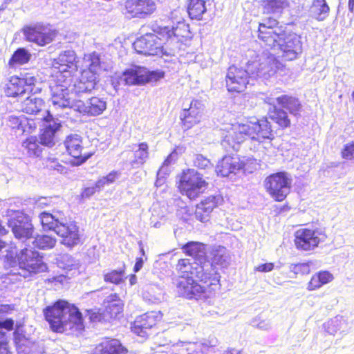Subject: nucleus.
Listing matches in <instances>:
<instances>
[{"label":"nucleus","mask_w":354,"mask_h":354,"mask_svg":"<svg viewBox=\"0 0 354 354\" xmlns=\"http://www.w3.org/2000/svg\"><path fill=\"white\" fill-rule=\"evenodd\" d=\"M222 137L221 145L227 150L230 148L236 150L239 145L249 138L253 149L263 158L275 153V147L272 143L274 135L266 118L246 120L232 124L224 130Z\"/></svg>","instance_id":"f257e3e1"},{"label":"nucleus","mask_w":354,"mask_h":354,"mask_svg":"<svg viewBox=\"0 0 354 354\" xmlns=\"http://www.w3.org/2000/svg\"><path fill=\"white\" fill-rule=\"evenodd\" d=\"M277 24L272 18L259 24L258 37L270 48L281 50L286 59L292 60L301 52L299 37L295 33L287 34Z\"/></svg>","instance_id":"f03ea898"},{"label":"nucleus","mask_w":354,"mask_h":354,"mask_svg":"<svg viewBox=\"0 0 354 354\" xmlns=\"http://www.w3.org/2000/svg\"><path fill=\"white\" fill-rule=\"evenodd\" d=\"M44 313L53 331L63 333L68 330L80 331L84 329L82 314L75 306L66 301H57L47 307Z\"/></svg>","instance_id":"7ed1b4c3"},{"label":"nucleus","mask_w":354,"mask_h":354,"mask_svg":"<svg viewBox=\"0 0 354 354\" xmlns=\"http://www.w3.org/2000/svg\"><path fill=\"white\" fill-rule=\"evenodd\" d=\"M39 221L44 230H52L62 238V243L67 247L77 245L81 241L79 227L74 221H67L62 212L53 213L43 212L39 215Z\"/></svg>","instance_id":"20e7f679"},{"label":"nucleus","mask_w":354,"mask_h":354,"mask_svg":"<svg viewBox=\"0 0 354 354\" xmlns=\"http://www.w3.org/2000/svg\"><path fill=\"white\" fill-rule=\"evenodd\" d=\"M175 269L180 279L196 277L205 283L210 281L211 286L218 287L220 276L209 262L202 263L194 260L192 262L189 259H181L178 260Z\"/></svg>","instance_id":"39448f33"},{"label":"nucleus","mask_w":354,"mask_h":354,"mask_svg":"<svg viewBox=\"0 0 354 354\" xmlns=\"http://www.w3.org/2000/svg\"><path fill=\"white\" fill-rule=\"evenodd\" d=\"M250 59L247 64L248 71L254 77L268 78L276 73L277 62L269 52H248Z\"/></svg>","instance_id":"423d86ee"},{"label":"nucleus","mask_w":354,"mask_h":354,"mask_svg":"<svg viewBox=\"0 0 354 354\" xmlns=\"http://www.w3.org/2000/svg\"><path fill=\"white\" fill-rule=\"evenodd\" d=\"M12 266H18L20 272L18 274L27 277L31 274L44 272L46 265L43 262L42 257L37 251L30 248L22 249L15 257Z\"/></svg>","instance_id":"0eeeda50"},{"label":"nucleus","mask_w":354,"mask_h":354,"mask_svg":"<svg viewBox=\"0 0 354 354\" xmlns=\"http://www.w3.org/2000/svg\"><path fill=\"white\" fill-rule=\"evenodd\" d=\"M207 183L203 176L194 169L184 171L181 175L179 189L182 194L195 199L207 188Z\"/></svg>","instance_id":"6e6552de"},{"label":"nucleus","mask_w":354,"mask_h":354,"mask_svg":"<svg viewBox=\"0 0 354 354\" xmlns=\"http://www.w3.org/2000/svg\"><path fill=\"white\" fill-rule=\"evenodd\" d=\"M292 178L286 172H277L270 175L264 180V187L271 198L283 201L290 192Z\"/></svg>","instance_id":"1a4fd4ad"},{"label":"nucleus","mask_w":354,"mask_h":354,"mask_svg":"<svg viewBox=\"0 0 354 354\" xmlns=\"http://www.w3.org/2000/svg\"><path fill=\"white\" fill-rule=\"evenodd\" d=\"M157 28L153 29V33H147L133 43L135 50L140 54L149 55H158L164 54L167 55L169 49H166V41L157 32Z\"/></svg>","instance_id":"9d476101"},{"label":"nucleus","mask_w":354,"mask_h":354,"mask_svg":"<svg viewBox=\"0 0 354 354\" xmlns=\"http://www.w3.org/2000/svg\"><path fill=\"white\" fill-rule=\"evenodd\" d=\"M156 32L166 41V49L167 55H174L180 48V39L188 37L189 30V26L183 21H179L176 27L159 26L157 27Z\"/></svg>","instance_id":"9b49d317"},{"label":"nucleus","mask_w":354,"mask_h":354,"mask_svg":"<svg viewBox=\"0 0 354 354\" xmlns=\"http://www.w3.org/2000/svg\"><path fill=\"white\" fill-rule=\"evenodd\" d=\"M327 238L322 228H300L295 232V247L302 251H310L318 247Z\"/></svg>","instance_id":"f8f14e48"},{"label":"nucleus","mask_w":354,"mask_h":354,"mask_svg":"<svg viewBox=\"0 0 354 354\" xmlns=\"http://www.w3.org/2000/svg\"><path fill=\"white\" fill-rule=\"evenodd\" d=\"M208 286V288L202 286L193 278H188L179 279L176 283V291L179 296L187 299H203L210 297L212 290L216 288L211 286L210 283Z\"/></svg>","instance_id":"ddd939ff"},{"label":"nucleus","mask_w":354,"mask_h":354,"mask_svg":"<svg viewBox=\"0 0 354 354\" xmlns=\"http://www.w3.org/2000/svg\"><path fill=\"white\" fill-rule=\"evenodd\" d=\"M7 216L10 217L8 223L17 239H28L33 232V226L28 216L22 212L8 209Z\"/></svg>","instance_id":"4468645a"},{"label":"nucleus","mask_w":354,"mask_h":354,"mask_svg":"<svg viewBox=\"0 0 354 354\" xmlns=\"http://www.w3.org/2000/svg\"><path fill=\"white\" fill-rule=\"evenodd\" d=\"M77 57L74 50L62 52L53 62V66L57 70L55 77L58 82L66 79L71 82V72L77 69Z\"/></svg>","instance_id":"2eb2a0df"},{"label":"nucleus","mask_w":354,"mask_h":354,"mask_svg":"<svg viewBox=\"0 0 354 354\" xmlns=\"http://www.w3.org/2000/svg\"><path fill=\"white\" fill-rule=\"evenodd\" d=\"M23 34L28 41L40 46L50 44L56 36L55 30L41 24L24 28Z\"/></svg>","instance_id":"dca6fc26"},{"label":"nucleus","mask_w":354,"mask_h":354,"mask_svg":"<svg viewBox=\"0 0 354 354\" xmlns=\"http://www.w3.org/2000/svg\"><path fill=\"white\" fill-rule=\"evenodd\" d=\"M203 104L198 100H192L189 106L183 109L180 118L184 130L192 129L199 124L203 115Z\"/></svg>","instance_id":"f3484780"},{"label":"nucleus","mask_w":354,"mask_h":354,"mask_svg":"<svg viewBox=\"0 0 354 354\" xmlns=\"http://www.w3.org/2000/svg\"><path fill=\"white\" fill-rule=\"evenodd\" d=\"M250 72L234 66L228 68L226 75V86L230 92H242L249 83Z\"/></svg>","instance_id":"a211bd4d"},{"label":"nucleus","mask_w":354,"mask_h":354,"mask_svg":"<svg viewBox=\"0 0 354 354\" xmlns=\"http://www.w3.org/2000/svg\"><path fill=\"white\" fill-rule=\"evenodd\" d=\"M71 108L82 114L90 116L101 115L106 109V102L103 98L92 97L86 102L82 100L73 102Z\"/></svg>","instance_id":"6ab92c4d"},{"label":"nucleus","mask_w":354,"mask_h":354,"mask_svg":"<svg viewBox=\"0 0 354 354\" xmlns=\"http://www.w3.org/2000/svg\"><path fill=\"white\" fill-rule=\"evenodd\" d=\"M162 319V315L158 311H151L145 313L136 318L131 326V331L137 335L145 337L149 330Z\"/></svg>","instance_id":"aec40b11"},{"label":"nucleus","mask_w":354,"mask_h":354,"mask_svg":"<svg viewBox=\"0 0 354 354\" xmlns=\"http://www.w3.org/2000/svg\"><path fill=\"white\" fill-rule=\"evenodd\" d=\"M217 344V340L215 338H209L204 339L200 342H178L174 344V351H176L178 354H205Z\"/></svg>","instance_id":"412c9836"},{"label":"nucleus","mask_w":354,"mask_h":354,"mask_svg":"<svg viewBox=\"0 0 354 354\" xmlns=\"http://www.w3.org/2000/svg\"><path fill=\"white\" fill-rule=\"evenodd\" d=\"M64 145L67 152L75 159L74 164L79 165L84 163L92 155V153L84 151L82 138L77 134L70 135L65 140Z\"/></svg>","instance_id":"4be33fe9"},{"label":"nucleus","mask_w":354,"mask_h":354,"mask_svg":"<svg viewBox=\"0 0 354 354\" xmlns=\"http://www.w3.org/2000/svg\"><path fill=\"white\" fill-rule=\"evenodd\" d=\"M70 81L66 79L62 80L61 82L57 80L55 85H51V102L55 108H66L71 106L73 104L71 103L69 95V90L68 86Z\"/></svg>","instance_id":"5701e85b"},{"label":"nucleus","mask_w":354,"mask_h":354,"mask_svg":"<svg viewBox=\"0 0 354 354\" xmlns=\"http://www.w3.org/2000/svg\"><path fill=\"white\" fill-rule=\"evenodd\" d=\"M43 122V128L41 130V144L51 147L55 144L56 134L61 128V124L57 120L53 118L51 115L47 114Z\"/></svg>","instance_id":"b1692460"},{"label":"nucleus","mask_w":354,"mask_h":354,"mask_svg":"<svg viewBox=\"0 0 354 354\" xmlns=\"http://www.w3.org/2000/svg\"><path fill=\"white\" fill-rule=\"evenodd\" d=\"M14 336L18 354H41L44 353L42 344L32 341L18 331L15 332Z\"/></svg>","instance_id":"393cba45"},{"label":"nucleus","mask_w":354,"mask_h":354,"mask_svg":"<svg viewBox=\"0 0 354 354\" xmlns=\"http://www.w3.org/2000/svg\"><path fill=\"white\" fill-rule=\"evenodd\" d=\"M82 66L84 68L82 72H89L88 75L97 80H99L100 75L104 69L100 55L95 52L84 55Z\"/></svg>","instance_id":"a878e982"},{"label":"nucleus","mask_w":354,"mask_h":354,"mask_svg":"<svg viewBox=\"0 0 354 354\" xmlns=\"http://www.w3.org/2000/svg\"><path fill=\"white\" fill-rule=\"evenodd\" d=\"M243 164L237 157L225 156L220 160L216 167V172L218 175L225 177L230 174H236V171L241 169Z\"/></svg>","instance_id":"bb28decb"},{"label":"nucleus","mask_w":354,"mask_h":354,"mask_svg":"<svg viewBox=\"0 0 354 354\" xmlns=\"http://www.w3.org/2000/svg\"><path fill=\"white\" fill-rule=\"evenodd\" d=\"M21 110L28 114L35 115V117H41L44 112L45 113V116H47V114H50L45 109L44 100L35 96L34 93L22 102Z\"/></svg>","instance_id":"cd10ccee"},{"label":"nucleus","mask_w":354,"mask_h":354,"mask_svg":"<svg viewBox=\"0 0 354 354\" xmlns=\"http://www.w3.org/2000/svg\"><path fill=\"white\" fill-rule=\"evenodd\" d=\"M308 12L313 19L322 21L329 16L330 7L326 0H313Z\"/></svg>","instance_id":"c85d7f7f"},{"label":"nucleus","mask_w":354,"mask_h":354,"mask_svg":"<svg viewBox=\"0 0 354 354\" xmlns=\"http://www.w3.org/2000/svg\"><path fill=\"white\" fill-rule=\"evenodd\" d=\"M217 202L216 197L210 196L201 201L196 209V218L203 222H207L209 220V215L216 207Z\"/></svg>","instance_id":"c756f323"},{"label":"nucleus","mask_w":354,"mask_h":354,"mask_svg":"<svg viewBox=\"0 0 354 354\" xmlns=\"http://www.w3.org/2000/svg\"><path fill=\"white\" fill-rule=\"evenodd\" d=\"M89 72H82L81 75L73 84V91L77 93H82L92 91L99 81L88 75Z\"/></svg>","instance_id":"7c9ffc66"},{"label":"nucleus","mask_w":354,"mask_h":354,"mask_svg":"<svg viewBox=\"0 0 354 354\" xmlns=\"http://www.w3.org/2000/svg\"><path fill=\"white\" fill-rule=\"evenodd\" d=\"M333 279L334 277L332 273L326 270H322L311 277L306 288L308 291H314L331 282Z\"/></svg>","instance_id":"2f4dec72"},{"label":"nucleus","mask_w":354,"mask_h":354,"mask_svg":"<svg viewBox=\"0 0 354 354\" xmlns=\"http://www.w3.org/2000/svg\"><path fill=\"white\" fill-rule=\"evenodd\" d=\"M184 252L194 258V261L203 263L207 262L205 259L206 252L204 244L199 242H189L183 248Z\"/></svg>","instance_id":"473e14b6"},{"label":"nucleus","mask_w":354,"mask_h":354,"mask_svg":"<svg viewBox=\"0 0 354 354\" xmlns=\"http://www.w3.org/2000/svg\"><path fill=\"white\" fill-rule=\"evenodd\" d=\"M120 78L127 85L143 84V67L134 66L126 70Z\"/></svg>","instance_id":"72a5a7b5"},{"label":"nucleus","mask_w":354,"mask_h":354,"mask_svg":"<svg viewBox=\"0 0 354 354\" xmlns=\"http://www.w3.org/2000/svg\"><path fill=\"white\" fill-rule=\"evenodd\" d=\"M106 303L104 317L115 318L122 313L123 302L116 295L109 296Z\"/></svg>","instance_id":"f704fd0d"},{"label":"nucleus","mask_w":354,"mask_h":354,"mask_svg":"<svg viewBox=\"0 0 354 354\" xmlns=\"http://www.w3.org/2000/svg\"><path fill=\"white\" fill-rule=\"evenodd\" d=\"M134 158L131 164L133 167L143 165L149 159V145L147 142H141L135 145L133 149Z\"/></svg>","instance_id":"c9c22d12"},{"label":"nucleus","mask_w":354,"mask_h":354,"mask_svg":"<svg viewBox=\"0 0 354 354\" xmlns=\"http://www.w3.org/2000/svg\"><path fill=\"white\" fill-rule=\"evenodd\" d=\"M24 153L29 157H39L42 151L37 138L35 136H30L22 142Z\"/></svg>","instance_id":"e433bc0d"},{"label":"nucleus","mask_w":354,"mask_h":354,"mask_svg":"<svg viewBox=\"0 0 354 354\" xmlns=\"http://www.w3.org/2000/svg\"><path fill=\"white\" fill-rule=\"evenodd\" d=\"M276 100L279 105L287 109L292 114H297L301 109V104L295 97L284 95L277 97Z\"/></svg>","instance_id":"4c0bfd02"},{"label":"nucleus","mask_w":354,"mask_h":354,"mask_svg":"<svg viewBox=\"0 0 354 354\" xmlns=\"http://www.w3.org/2000/svg\"><path fill=\"white\" fill-rule=\"evenodd\" d=\"M206 11L205 3L203 0H189L187 12L192 19H201Z\"/></svg>","instance_id":"58836bf2"},{"label":"nucleus","mask_w":354,"mask_h":354,"mask_svg":"<svg viewBox=\"0 0 354 354\" xmlns=\"http://www.w3.org/2000/svg\"><path fill=\"white\" fill-rule=\"evenodd\" d=\"M262 6L266 13H279L288 7V2L287 0H263Z\"/></svg>","instance_id":"ea45409f"},{"label":"nucleus","mask_w":354,"mask_h":354,"mask_svg":"<svg viewBox=\"0 0 354 354\" xmlns=\"http://www.w3.org/2000/svg\"><path fill=\"white\" fill-rule=\"evenodd\" d=\"M15 310V306L13 304H5L0 303V319L4 316L11 314ZM14 321L11 319H7L4 321L0 320V328H5L8 330H11L13 328Z\"/></svg>","instance_id":"a19ab883"},{"label":"nucleus","mask_w":354,"mask_h":354,"mask_svg":"<svg viewBox=\"0 0 354 354\" xmlns=\"http://www.w3.org/2000/svg\"><path fill=\"white\" fill-rule=\"evenodd\" d=\"M47 118L44 112L41 117L27 118L24 116L21 128V133H32L35 132L39 125Z\"/></svg>","instance_id":"79ce46f5"},{"label":"nucleus","mask_w":354,"mask_h":354,"mask_svg":"<svg viewBox=\"0 0 354 354\" xmlns=\"http://www.w3.org/2000/svg\"><path fill=\"white\" fill-rule=\"evenodd\" d=\"M26 92H28V91L20 80V78L17 77H11L7 88V94L8 95L16 97L21 95Z\"/></svg>","instance_id":"37998d69"},{"label":"nucleus","mask_w":354,"mask_h":354,"mask_svg":"<svg viewBox=\"0 0 354 354\" xmlns=\"http://www.w3.org/2000/svg\"><path fill=\"white\" fill-rule=\"evenodd\" d=\"M270 118L282 128H287L290 125V120L288 114L282 109L274 106V111H270Z\"/></svg>","instance_id":"c03bdc74"},{"label":"nucleus","mask_w":354,"mask_h":354,"mask_svg":"<svg viewBox=\"0 0 354 354\" xmlns=\"http://www.w3.org/2000/svg\"><path fill=\"white\" fill-rule=\"evenodd\" d=\"M345 325L346 321L342 317H335L324 324V328L329 335H335L343 329Z\"/></svg>","instance_id":"a18cd8bd"},{"label":"nucleus","mask_w":354,"mask_h":354,"mask_svg":"<svg viewBox=\"0 0 354 354\" xmlns=\"http://www.w3.org/2000/svg\"><path fill=\"white\" fill-rule=\"evenodd\" d=\"M28 92L32 93L34 94L39 92L41 90V82L39 80L30 75L26 74L23 78H20Z\"/></svg>","instance_id":"49530a36"},{"label":"nucleus","mask_w":354,"mask_h":354,"mask_svg":"<svg viewBox=\"0 0 354 354\" xmlns=\"http://www.w3.org/2000/svg\"><path fill=\"white\" fill-rule=\"evenodd\" d=\"M55 237L48 235H38L35 238L32 243L39 249L46 250L53 248L56 244Z\"/></svg>","instance_id":"de8ad7c7"},{"label":"nucleus","mask_w":354,"mask_h":354,"mask_svg":"<svg viewBox=\"0 0 354 354\" xmlns=\"http://www.w3.org/2000/svg\"><path fill=\"white\" fill-rule=\"evenodd\" d=\"M30 58V54L24 48L17 50L9 61V65L15 67V65H21L27 63Z\"/></svg>","instance_id":"09e8293b"},{"label":"nucleus","mask_w":354,"mask_h":354,"mask_svg":"<svg viewBox=\"0 0 354 354\" xmlns=\"http://www.w3.org/2000/svg\"><path fill=\"white\" fill-rule=\"evenodd\" d=\"M212 255L213 263L222 266H226L230 259L226 248L221 246L215 248L212 252Z\"/></svg>","instance_id":"8fccbe9b"},{"label":"nucleus","mask_w":354,"mask_h":354,"mask_svg":"<svg viewBox=\"0 0 354 354\" xmlns=\"http://www.w3.org/2000/svg\"><path fill=\"white\" fill-rule=\"evenodd\" d=\"M140 18H145L153 14L156 10V3L153 0H138Z\"/></svg>","instance_id":"3c124183"},{"label":"nucleus","mask_w":354,"mask_h":354,"mask_svg":"<svg viewBox=\"0 0 354 354\" xmlns=\"http://www.w3.org/2000/svg\"><path fill=\"white\" fill-rule=\"evenodd\" d=\"M106 349L110 354H127V349L118 339H113L104 342Z\"/></svg>","instance_id":"603ef678"},{"label":"nucleus","mask_w":354,"mask_h":354,"mask_svg":"<svg viewBox=\"0 0 354 354\" xmlns=\"http://www.w3.org/2000/svg\"><path fill=\"white\" fill-rule=\"evenodd\" d=\"M124 15L130 18H140L138 0H127L124 4Z\"/></svg>","instance_id":"864d4df0"},{"label":"nucleus","mask_w":354,"mask_h":354,"mask_svg":"<svg viewBox=\"0 0 354 354\" xmlns=\"http://www.w3.org/2000/svg\"><path fill=\"white\" fill-rule=\"evenodd\" d=\"M57 265L60 268L68 270L76 268L77 266L75 259L67 254L62 255L57 259Z\"/></svg>","instance_id":"5fc2aeb1"},{"label":"nucleus","mask_w":354,"mask_h":354,"mask_svg":"<svg viewBox=\"0 0 354 354\" xmlns=\"http://www.w3.org/2000/svg\"><path fill=\"white\" fill-rule=\"evenodd\" d=\"M164 72L160 71H149L143 68V84L156 82L164 77Z\"/></svg>","instance_id":"6e6d98bb"},{"label":"nucleus","mask_w":354,"mask_h":354,"mask_svg":"<svg viewBox=\"0 0 354 354\" xmlns=\"http://www.w3.org/2000/svg\"><path fill=\"white\" fill-rule=\"evenodd\" d=\"M177 153L175 151L171 152L167 158L165 160V161L162 163V165L158 170L157 173L158 180L157 182H158L161 178H164L165 176L168 174L169 170L167 168V166L171 164L174 160L176 158Z\"/></svg>","instance_id":"4d7b16f0"},{"label":"nucleus","mask_w":354,"mask_h":354,"mask_svg":"<svg viewBox=\"0 0 354 354\" xmlns=\"http://www.w3.org/2000/svg\"><path fill=\"white\" fill-rule=\"evenodd\" d=\"M124 271L122 270H112L104 275V279L106 282L115 284H119L123 281Z\"/></svg>","instance_id":"13d9d810"},{"label":"nucleus","mask_w":354,"mask_h":354,"mask_svg":"<svg viewBox=\"0 0 354 354\" xmlns=\"http://www.w3.org/2000/svg\"><path fill=\"white\" fill-rule=\"evenodd\" d=\"M290 270L295 274H308L310 272V263L291 264Z\"/></svg>","instance_id":"bf43d9fd"},{"label":"nucleus","mask_w":354,"mask_h":354,"mask_svg":"<svg viewBox=\"0 0 354 354\" xmlns=\"http://www.w3.org/2000/svg\"><path fill=\"white\" fill-rule=\"evenodd\" d=\"M24 118V115L20 117L10 115L7 119V125L12 129L21 131Z\"/></svg>","instance_id":"052dcab7"},{"label":"nucleus","mask_w":354,"mask_h":354,"mask_svg":"<svg viewBox=\"0 0 354 354\" xmlns=\"http://www.w3.org/2000/svg\"><path fill=\"white\" fill-rule=\"evenodd\" d=\"M194 162L196 167L201 169H206L212 167V165L209 160L201 154L196 155Z\"/></svg>","instance_id":"680f3d73"},{"label":"nucleus","mask_w":354,"mask_h":354,"mask_svg":"<svg viewBox=\"0 0 354 354\" xmlns=\"http://www.w3.org/2000/svg\"><path fill=\"white\" fill-rule=\"evenodd\" d=\"M342 156L347 160L354 159V142L348 143L344 145L342 151Z\"/></svg>","instance_id":"e2e57ef3"},{"label":"nucleus","mask_w":354,"mask_h":354,"mask_svg":"<svg viewBox=\"0 0 354 354\" xmlns=\"http://www.w3.org/2000/svg\"><path fill=\"white\" fill-rule=\"evenodd\" d=\"M253 326L264 330H267L271 328L270 322L266 320H254L253 322Z\"/></svg>","instance_id":"0e129e2a"},{"label":"nucleus","mask_w":354,"mask_h":354,"mask_svg":"<svg viewBox=\"0 0 354 354\" xmlns=\"http://www.w3.org/2000/svg\"><path fill=\"white\" fill-rule=\"evenodd\" d=\"M274 268V264L272 263H267L261 264L255 268V270L258 272H270Z\"/></svg>","instance_id":"69168bd1"},{"label":"nucleus","mask_w":354,"mask_h":354,"mask_svg":"<svg viewBox=\"0 0 354 354\" xmlns=\"http://www.w3.org/2000/svg\"><path fill=\"white\" fill-rule=\"evenodd\" d=\"M92 354H110L107 349H106V346L102 342V343L97 344L95 348L93 349Z\"/></svg>","instance_id":"338daca9"},{"label":"nucleus","mask_w":354,"mask_h":354,"mask_svg":"<svg viewBox=\"0 0 354 354\" xmlns=\"http://www.w3.org/2000/svg\"><path fill=\"white\" fill-rule=\"evenodd\" d=\"M95 187H86L82 192V195L83 197H90L91 196L93 195L95 193Z\"/></svg>","instance_id":"774afa93"}]
</instances>
